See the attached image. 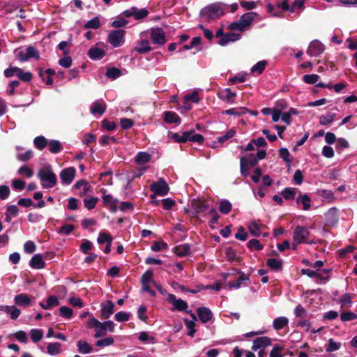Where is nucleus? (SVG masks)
Masks as SVG:
<instances>
[{
    "instance_id": "1",
    "label": "nucleus",
    "mask_w": 357,
    "mask_h": 357,
    "mask_svg": "<svg viewBox=\"0 0 357 357\" xmlns=\"http://www.w3.org/2000/svg\"><path fill=\"white\" fill-rule=\"evenodd\" d=\"M225 7L222 3H212L202 8L200 15L204 19L215 20L225 14Z\"/></svg>"
},
{
    "instance_id": "2",
    "label": "nucleus",
    "mask_w": 357,
    "mask_h": 357,
    "mask_svg": "<svg viewBox=\"0 0 357 357\" xmlns=\"http://www.w3.org/2000/svg\"><path fill=\"white\" fill-rule=\"evenodd\" d=\"M258 17V14L255 12H249L243 14L237 22H234L229 25L231 30L239 31H244L247 27L251 25L252 22Z\"/></svg>"
},
{
    "instance_id": "3",
    "label": "nucleus",
    "mask_w": 357,
    "mask_h": 357,
    "mask_svg": "<svg viewBox=\"0 0 357 357\" xmlns=\"http://www.w3.org/2000/svg\"><path fill=\"white\" fill-rule=\"evenodd\" d=\"M171 137L174 142L178 143H184L187 141H190L202 144L204 142V137L202 135L195 134L194 130L173 133Z\"/></svg>"
},
{
    "instance_id": "4",
    "label": "nucleus",
    "mask_w": 357,
    "mask_h": 357,
    "mask_svg": "<svg viewBox=\"0 0 357 357\" xmlns=\"http://www.w3.org/2000/svg\"><path fill=\"white\" fill-rule=\"evenodd\" d=\"M324 261L314 262V280L318 284L326 283L331 278V268H321Z\"/></svg>"
},
{
    "instance_id": "5",
    "label": "nucleus",
    "mask_w": 357,
    "mask_h": 357,
    "mask_svg": "<svg viewBox=\"0 0 357 357\" xmlns=\"http://www.w3.org/2000/svg\"><path fill=\"white\" fill-rule=\"evenodd\" d=\"M38 178L43 182V186L47 188H53L57 182L56 176L53 173L51 166L47 165L38 172Z\"/></svg>"
},
{
    "instance_id": "6",
    "label": "nucleus",
    "mask_w": 357,
    "mask_h": 357,
    "mask_svg": "<svg viewBox=\"0 0 357 357\" xmlns=\"http://www.w3.org/2000/svg\"><path fill=\"white\" fill-rule=\"evenodd\" d=\"M14 53L16 58L22 62L26 61L31 58L39 59L38 51L32 46H29L26 48L19 47L15 50Z\"/></svg>"
},
{
    "instance_id": "7",
    "label": "nucleus",
    "mask_w": 357,
    "mask_h": 357,
    "mask_svg": "<svg viewBox=\"0 0 357 357\" xmlns=\"http://www.w3.org/2000/svg\"><path fill=\"white\" fill-rule=\"evenodd\" d=\"M126 31L123 29L112 31L108 35V42L114 47H118L124 43Z\"/></svg>"
},
{
    "instance_id": "8",
    "label": "nucleus",
    "mask_w": 357,
    "mask_h": 357,
    "mask_svg": "<svg viewBox=\"0 0 357 357\" xmlns=\"http://www.w3.org/2000/svg\"><path fill=\"white\" fill-rule=\"evenodd\" d=\"M150 189L155 194L160 195V196L166 195L168 193L169 190L167 183L162 178H160L157 182L151 184L150 186Z\"/></svg>"
},
{
    "instance_id": "9",
    "label": "nucleus",
    "mask_w": 357,
    "mask_h": 357,
    "mask_svg": "<svg viewBox=\"0 0 357 357\" xmlns=\"http://www.w3.org/2000/svg\"><path fill=\"white\" fill-rule=\"evenodd\" d=\"M123 15L126 17H133L135 20H139L146 17L149 11L146 8L138 9L136 7H132L123 12Z\"/></svg>"
},
{
    "instance_id": "10",
    "label": "nucleus",
    "mask_w": 357,
    "mask_h": 357,
    "mask_svg": "<svg viewBox=\"0 0 357 357\" xmlns=\"http://www.w3.org/2000/svg\"><path fill=\"white\" fill-rule=\"evenodd\" d=\"M151 38L153 43L162 45L166 43V35L162 29L156 27L151 29Z\"/></svg>"
},
{
    "instance_id": "11",
    "label": "nucleus",
    "mask_w": 357,
    "mask_h": 357,
    "mask_svg": "<svg viewBox=\"0 0 357 357\" xmlns=\"http://www.w3.org/2000/svg\"><path fill=\"white\" fill-rule=\"evenodd\" d=\"M167 301L174 306V309H172V310H176L178 311H187L188 307L187 302L181 298H176L175 295L173 294H168Z\"/></svg>"
},
{
    "instance_id": "12",
    "label": "nucleus",
    "mask_w": 357,
    "mask_h": 357,
    "mask_svg": "<svg viewBox=\"0 0 357 357\" xmlns=\"http://www.w3.org/2000/svg\"><path fill=\"white\" fill-rule=\"evenodd\" d=\"M309 234L310 231H308L307 229L301 226H298L295 229L294 233V241L296 243H303L305 241Z\"/></svg>"
},
{
    "instance_id": "13",
    "label": "nucleus",
    "mask_w": 357,
    "mask_h": 357,
    "mask_svg": "<svg viewBox=\"0 0 357 357\" xmlns=\"http://www.w3.org/2000/svg\"><path fill=\"white\" fill-rule=\"evenodd\" d=\"M101 326H99L98 330H96L94 335L96 338L105 336L107 330L111 333L114 332V323L112 321L101 322Z\"/></svg>"
},
{
    "instance_id": "14",
    "label": "nucleus",
    "mask_w": 357,
    "mask_h": 357,
    "mask_svg": "<svg viewBox=\"0 0 357 357\" xmlns=\"http://www.w3.org/2000/svg\"><path fill=\"white\" fill-rule=\"evenodd\" d=\"M75 174V169L73 167L64 169L60 174L63 184L69 185L72 183Z\"/></svg>"
},
{
    "instance_id": "15",
    "label": "nucleus",
    "mask_w": 357,
    "mask_h": 357,
    "mask_svg": "<svg viewBox=\"0 0 357 357\" xmlns=\"http://www.w3.org/2000/svg\"><path fill=\"white\" fill-rule=\"evenodd\" d=\"M197 313L199 320L206 324L213 319V312L211 310L206 307H200L197 309Z\"/></svg>"
},
{
    "instance_id": "16",
    "label": "nucleus",
    "mask_w": 357,
    "mask_h": 357,
    "mask_svg": "<svg viewBox=\"0 0 357 357\" xmlns=\"http://www.w3.org/2000/svg\"><path fill=\"white\" fill-rule=\"evenodd\" d=\"M294 314L296 317L300 318L297 323L298 326H307V329L309 328L310 323L303 320L306 317V310L301 305H298L294 310Z\"/></svg>"
},
{
    "instance_id": "17",
    "label": "nucleus",
    "mask_w": 357,
    "mask_h": 357,
    "mask_svg": "<svg viewBox=\"0 0 357 357\" xmlns=\"http://www.w3.org/2000/svg\"><path fill=\"white\" fill-rule=\"evenodd\" d=\"M218 97L223 101L227 103H234L236 93L231 91L230 89L227 88L222 89L218 93Z\"/></svg>"
},
{
    "instance_id": "18",
    "label": "nucleus",
    "mask_w": 357,
    "mask_h": 357,
    "mask_svg": "<svg viewBox=\"0 0 357 357\" xmlns=\"http://www.w3.org/2000/svg\"><path fill=\"white\" fill-rule=\"evenodd\" d=\"M271 344V340L266 336L259 337L255 339L253 342V344L252 346V349L253 351H257L260 349L265 348Z\"/></svg>"
},
{
    "instance_id": "19",
    "label": "nucleus",
    "mask_w": 357,
    "mask_h": 357,
    "mask_svg": "<svg viewBox=\"0 0 357 357\" xmlns=\"http://www.w3.org/2000/svg\"><path fill=\"white\" fill-rule=\"evenodd\" d=\"M114 304L112 301H107L101 305V315L103 319H108L114 313Z\"/></svg>"
},
{
    "instance_id": "20",
    "label": "nucleus",
    "mask_w": 357,
    "mask_h": 357,
    "mask_svg": "<svg viewBox=\"0 0 357 357\" xmlns=\"http://www.w3.org/2000/svg\"><path fill=\"white\" fill-rule=\"evenodd\" d=\"M0 311L8 314L13 320L17 319L21 313L20 310L15 305H0Z\"/></svg>"
},
{
    "instance_id": "21",
    "label": "nucleus",
    "mask_w": 357,
    "mask_h": 357,
    "mask_svg": "<svg viewBox=\"0 0 357 357\" xmlns=\"http://www.w3.org/2000/svg\"><path fill=\"white\" fill-rule=\"evenodd\" d=\"M106 103L102 99L96 100L91 106V112L93 114H98L102 115L106 110Z\"/></svg>"
},
{
    "instance_id": "22",
    "label": "nucleus",
    "mask_w": 357,
    "mask_h": 357,
    "mask_svg": "<svg viewBox=\"0 0 357 357\" xmlns=\"http://www.w3.org/2000/svg\"><path fill=\"white\" fill-rule=\"evenodd\" d=\"M29 265L31 268L36 269H41L45 268V263L43 260L42 255H34L29 261Z\"/></svg>"
},
{
    "instance_id": "23",
    "label": "nucleus",
    "mask_w": 357,
    "mask_h": 357,
    "mask_svg": "<svg viewBox=\"0 0 357 357\" xmlns=\"http://www.w3.org/2000/svg\"><path fill=\"white\" fill-rule=\"evenodd\" d=\"M15 303L21 307H27L31 305L30 297L25 294H17L14 298Z\"/></svg>"
},
{
    "instance_id": "24",
    "label": "nucleus",
    "mask_w": 357,
    "mask_h": 357,
    "mask_svg": "<svg viewBox=\"0 0 357 357\" xmlns=\"http://www.w3.org/2000/svg\"><path fill=\"white\" fill-rule=\"evenodd\" d=\"M241 38V36L238 33H228L224 35L219 41V44L222 46L227 45L229 43L231 42H235L238 40H239Z\"/></svg>"
},
{
    "instance_id": "25",
    "label": "nucleus",
    "mask_w": 357,
    "mask_h": 357,
    "mask_svg": "<svg viewBox=\"0 0 357 357\" xmlns=\"http://www.w3.org/2000/svg\"><path fill=\"white\" fill-rule=\"evenodd\" d=\"M174 252L178 257H184L190 253V247L188 244H181L174 248Z\"/></svg>"
},
{
    "instance_id": "26",
    "label": "nucleus",
    "mask_w": 357,
    "mask_h": 357,
    "mask_svg": "<svg viewBox=\"0 0 357 357\" xmlns=\"http://www.w3.org/2000/svg\"><path fill=\"white\" fill-rule=\"evenodd\" d=\"M135 50L139 54H144L151 50L149 42L144 39L142 40L135 47Z\"/></svg>"
},
{
    "instance_id": "27",
    "label": "nucleus",
    "mask_w": 357,
    "mask_h": 357,
    "mask_svg": "<svg viewBox=\"0 0 357 357\" xmlns=\"http://www.w3.org/2000/svg\"><path fill=\"white\" fill-rule=\"evenodd\" d=\"M74 186L76 189L80 190L79 192V196L86 195L90 189L89 184L84 180H81L76 182Z\"/></svg>"
},
{
    "instance_id": "28",
    "label": "nucleus",
    "mask_w": 357,
    "mask_h": 357,
    "mask_svg": "<svg viewBox=\"0 0 357 357\" xmlns=\"http://www.w3.org/2000/svg\"><path fill=\"white\" fill-rule=\"evenodd\" d=\"M289 319L285 317H279L273 320V326L276 331L281 330L287 326Z\"/></svg>"
},
{
    "instance_id": "29",
    "label": "nucleus",
    "mask_w": 357,
    "mask_h": 357,
    "mask_svg": "<svg viewBox=\"0 0 357 357\" xmlns=\"http://www.w3.org/2000/svg\"><path fill=\"white\" fill-rule=\"evenodd\" d=\"M103 202L105 204L110 206V210L112 212H116L117 209V200L114 199L111 195H105L102 197Z\"/></svg>"
},
{
    "instance_id": "30",
    "label": "nucleus",
    "mask_w": 357,
    "mask_h": 357,
    "mask_svg": "<svg viewBox=\"0 0 357 357\" xmlns=\"http://www.w3.org/2000/svg\"><path fill=\"white\" fill-rule=\"evenodd\" d=\"M105 52L98 47H92L89 50V56L91 59H100L104 57Z\"/></svg>"
},
{
    "instance_id": "31",
    "label": "nucleus",
    "mask_w": 357,
    "mask_h": 357,
    "mask_svg": "<svg viewBox=\"0 0 357 357\" xmlns=\"http://www.w3.org/2000/svg\"><path fill=\"white\" fill-rule=\"evenodd\" d=\"M151 158V155L146 152H139L135 156V162L138 165H144L149 162Z\"/></svg>"
},
{
    "instance_id": "32",
    "label": "nucleus",
    "mask_w": 357,
    "mask_h": 357,
    "mask_svg": "<svg viewBox=\"0 0 357 357\" xmlns=\"http://www.w3.org/2000/svg\"><path fill=\"white\" fill-rule=\"evenodd\" d=\"M164 119L167 123H179L181 121L180 117L175 112H165L164 113Z\"/></svg>"
},
{
    "instance_id": "33",
    "label": "nucleus",
    "mask_w": 357,
    "mask_h": 357,
    "mask_svg": "<svg viewBox=\"0 0 357 357\" xmlns=\"http://www.w3.org/2000/svg\"><path fill=\"white\" fill-rule=\"evenodd\" d=\"M78 351L82 354H90L92 351L91 346L85 341H79L77 344Z\"/></svg>"
},
{
    "instance_id": "34",
    "label": "nucleus",
    "mask_w": 357,
    "mask_h": 357,
    "mask_svg": "<svg viewBox=\"0 0 357 357\" xmlns=\"http://www.w3.org/2000/svg\"><path fill=\"white\" fill-rule=\"evenodd\" d=\"M61 344L59 342L50 343L47 345V353L52 356H56L61 353Z\"/></svg>"
},
{
    "instance_id": "35",
    "label": "nucleus",
    "mask_w": 357,
    "mask_h": 357,
    "mask_svg": "<svg viewBox=\"0 0 357 357\" xmlns=\"http://www.w3.org/2000/svg\"><path fill=\"white\" fill-rule=\"evenodd\" d=\"M192 206L197 213H203L208 208V205L201 201H194L192 203Z\"/></svg>"
},
{
    "instance_id": "36",
    "label": "nucleus",
    "mask_w": 357,
    "mask_h": 357,
    "mask_svg": "<svg viewBox=\"0 0 357 357\" xmlns=\"http://www.w3.org/2000/svg\"><path fill=\"white\" fill-rule=\"evenodd\" d=\"M249 110L245 107L232 108L225 111L224 114L240 116L245 114Z\"/></svg>"
},
{
    "instance_id": "37",
    "label": "nucleus",
    "mask_w": 357,
    "mask_h": 357,
    "mask_svg": "<svg viewBox=\"0 0 357 357\" xmlns=\"http://www.w3.org/2000/svg\"><path fill=\"white\" fill-rule=\"evenodd\" d=\"M49 150L52 153H57L62 149V145L59 141L51 140L47 143Z\"/></svg>"
},
{
    "instance_id": "38",
    "label": "nucleus",
    "mask_w": 357,
    "mask_h": 357,
    "mask_svg": "<svg viewBox=\"0 0 357 357\" xmlns=\"http://www.w3.org/2000/svg\"><path fill=\"white\" fill-rule=\"evenodd\" d=\"M47 140L43 136L36 137L33 140L34 146L39 150H43L47 145Z\"/></svg>"
},
{
    "instance_id": "39",
    "label": "nucleus",
    "mask_w": 357,
    "mask_h": 357,
    "mask_svg": "<svg viewBox=\"0 0 357 357\" xmlns=\"http://www.w3.org/2000/svg\"><path fill=\"white\" fill-rule=\"evenodd\" d=\"M30 336L33 342H38L42 340L43 331L41 329H31Z\"/></svg>"
},
{
    "instance_id": "40",
    "label": "nucleus",
    "mask_w": 357,
    "mask_h": 357,
    "mask_svg": "<svg viewBox=\"0 0 357 357\" xmlns=\"http://www.w3.org/2000/svg\"><path fill=\"white\" fill-rule=\"evenodd\" d=\"M297 190L294 188H286L282 192V195L285 199H294Z\"/></svg>"
},
{
    "instance_id": "41",
    "label": "nucleus",
    "mask_w": 357,
    "mask_h": 357,
    "mask_svg": "<svg viewBox=\"0 0 357 357\" xmlns=\"http://www.w3.org/2000/svg\"><path fill=\"white\" fill-rule=\"evenodd\" d=\"M310 198L305 195H300L297 198V203H301L303 204V210H308L310 207Z\"/></svg>"
},
{
    "instance_id": "42",
    "label": "nucleus",
    "mask_w": 357,
    "mask_h": 357,
    "mask_svg": "<svg viewBox=\"0 0 357 357\" xmlns=\"http://www.w3.org/2000/svg\"><path fill=\"white\" fill-rule=\"evenodd\" d=\"M219 210L222 213L227 214L231 210V204L228 200H222L220 203Z\"/></svg>"
},
{
    "instance_id": "43",
    "label": "nucleus",
    "mask_w": 357,
    "mask_h": 357,
    "mask_svg": "<svg viewBox=\"0 0 357 357\" xmlns=\"http://www.w3.org/2000/svg\"><path fill=\"white\" fill-rule=\"evenodd\" d=\"M267 265L273 270L278 271L281 269L282 261L280 259L271 258L267 260Z\"/></svg>"
},
{
    "instance_id": "44",
    "label": "nucleus",
    "mask_w": 357,
    "mask_h": 357,
    "mask_svg": "<svg viewBox=\"0 0 357 357\" xmlns=\"http://www.w3.org/2000/svg\"><path fill=\"white\" fill-rule=\"evenodd\" d=\"M324 45L319 40H314V56L324 53Z\"/></svg>"
},
{
    "instance_id": "45",
    "label": "nucleus",
    "mask_w": 357,
    "mask_h": 357,
    "mask_svg": "<svg viewBox=\"0 0 357 357\" xmlns=\"http://www.w3.org/2000/svg\"><path fill=\"white\" fill-rule=\"evenodd\" d=\"M241 159L244 160L245 163L250 165V167H254L258 162L257 158L253 153H250L245 156H243L241 157Z\"/></svg>"
},
{
    "instance_id": "46",
    "label": "nucleus",
    "mask_w": 357,
    "mask_h": 357,
    "mask_svg": "<svg viewBox=\"0 0 357 357\" xmlns=\"http://www.w3.org/2000/svg\"><path fill=\"white\" fill-rule=\"evenodd\" d=\"M357 319V314L351 312H344L340 315V319L343 322L352 321Z\"/></svg>"
},
{
    "instance_id": "47",
    "label": "nucleus",
    "mask_w": 357,
    "mask_h": 357,
    "mask_svg": "<svg viewBox=\"0 0 357 357\" xmlns=\"http://www.w3.org/2000/svg\"><path fill=\"white\" fill-rule=\"evenodd\" d=\"M352 296L349 293L344 294L339 299L338 303L342 305H349L351 306L352 305Z\"/></svg>"
},
{
    "instance_id": "48",
    "label": "nucleus",
    "mask_w": 357,
    "mask_h": 357,
    "mask_svg": "<svg viewBox=\"0 0 357 357\" xmlns=\"http://www.w3.org/2000/svg\"><path fill=\"white\" fill-rule=\"evenodd\" d=\"M114 338L112 337H108L98 340L96 342V345L97 347H104L112 345L114 344Z\"/></svg>"
},
{
    "instance_id": "49",
    "label": "nucleus",
    "mask_w": 357,
    "mask_h": 357,
    "mask_svg": "<svg viewBox=\"0 0 357 357\" xmlns=\"http://www.w3.org/2000/svg\"><path fill=\"white\" fill-rule=\"evenodd\" d=\"M183 321L188 330V335L190 337H193L196 333V330L195 329L196 324L194 322V321H190L187 319H184Z\"/></svg>"
},
{
    "instance_id": "50",
    "label": "nucleus",
    "mask_w": 357,
    "mask_h": 357,
    "mask_svg": "<svg viewBox=\"0 0 357 357\" xmlns=\"http://www.w3.org/2000/svg\"><path fill=\"white\" fill-rule=\"evenodd\" d=\"M284 347L282 346L275 344L270 352V357H283L282 351Z\"/></svg>"
},
{
    "instance_id": "51",
    "label": "nucleus",
    "mask_w": 357,
    "mask_h": 357,
    "mask_svg": "<svg viewBox=\"0 0 357 357\" xmlns=\"http://www.w3.org/2000/svg\"><path fill=\"white\" fill-rule=\"evenodd\" d=\"M59 314L65 319H70L73 316V310L67 306H62L59 308Z\"/></svg>"
},
{
    "instance_id": "52",
    "label": "nucleus",
    "mask_w": 357,
    "mask_h": 357,
    "mask_svg": "<svg viewBox=\"0 0 357 357\" xmlns=\"http://www.w3.org/2000/svg\"><path fill=\"white\" fill-rule=\"evenodd\" d=\"M335 115L331 113H328L326 115H322L321 116H320L319 119L320 124L322 126L328 125L333 121Z\"/></svg>"
},
{
    "instance_id": "53",
    "label": "nucleus",
    "mask_w": 357,
    "mask_h": 357,
    "mask_svg": "<svg viewBox=\"0 0 357 357\" xmlns=\"http://www.w3.org/2000/svg\"><path fill=\"white\" fill-rule=\"evenodd\" d=\"M98 200V199L97 197H90V198H86L84 199V206L87 209L91 210L95 208Z\"/></svg>"
},
{
    "instance_id": "54",
    "label": "nucleus",
    "mask_w": 357,
    "mask_h": 357,
    "mask_svg": "<svg viewBox=\"0 0 357 357\" xmlns=\"http://www.w3.org/2000/svg\"><path fill=\"white\" fill-rule=\"evenodd\" d=\"M100 26V23L99 18L96 17L91 20H89L86 24L84 25V27L88 29H97Z\"/></svg>"
},
{
    "instance_id": "55",
    "label": "nucleus",
    "mask_w": 357,
    "mask_h": 357,
    "mask_svg": "<svg viewBox=\"0 0 357 357\" xmlns=\"http://www.w3.org/2000/svg\"><path fill=\"white\" fill-rule=\"evenodd\" d=\"M341 347L340 342H335L333 339H330L328 341V344L326 346V351L328 352H333L338 350Z\"/></svg>"
},
{
    "instance_id": "56",
    "label": "nucleus",
    "mask_w": 357,
    "mask_h": 357,
    "mask_svg": "<svg viewBox=\"0 0 357 357\" xmlns=\"http://www.w3.org/2000/svg\"><path fill=\"white\" fill-rule=\"evenodd\" d=\"M250 232L255 236H259L261 234L259 226L255 222H251L248 225Z\"/></svg>"
},
{
    "instance_id": "57",
    "label": "nucleus",
    "mask_w": 357,
    "mask_h": 357,
    "mask_svg": "<svg viewBox=\"0 0 357 357\" xmlns=\"http://www.w3.org/2000/svg\"><path fill=\"white\" fill-rule=\"evenodd\" d=\"M266 66V61H259L258 63H257L255 65H254L252 67L251 71L252 73L257 72V73L261 74L265 69Z\"/></svg>"
},
{
    "instance_id": "58",
    "label": "nucleus",
    "mask_w": 357,
    "mask_h": 357,
    "mask_svg": "<svg viewBox=\"0 0 357 357\" xmlns=\"http://www.w3.org/2000/svg\"><path fill=\"white\" fill-rule=\"evenodd\" d=\"M18 72H20V68L10 67V68H6L4 70L3 75L6 77H14V76L17 77Z\"/></svg>"
},
{
    "instance_id": "59",
    "label": "nucleus",
    "mask_w": 357,
    "mask_h": 357,
    "mask_svg": "<svg viewBox=\"0 0 357 357\" xmlns=\"http://www.w3.org/2000/svg\"><path fill=\"white\" fill-rule=\"evenodd\" d=\"M17 77L24 82H30L32 79L33 75L30 72H24L22 69L20 68Z\"/></svg>"
},
{
    "instance_id": "60",
    "label": "nucleus",
    "mask_w": 357,
    "mask_h": 357,
    "mask_svg": "<svg viewBox=\"0 0 357 357\" xmlns=\"http://www.w3.org/2000/svg\"><path fill=\"white\" fill-rule=\"evenodd\" d=\"M248 279V277L245 276L244 274H243L240 277L238 278V279L236 280V281L235 282H229L228 285L230 288L238 289L241 287L242 282L243 281L247 280Z\"/></svg>"
},
{
    "instance_id": "61",
    "label": "nucleus",
    "mask_w": 357,
    "mask_h": 357,
    "mask_svg": "<svg viewBox=\"0 0 357 357\" xmlns=\"http://www.w3.org/2000/svg\"><path fill=\"white\" fill-rule=\"evenodd\" d=\"M121 75V71L116 68H109L106 72V75L112 79H116Z\"/></svg>"
},
{
    "instance_id": "62",
    "label": "nucleus",
    "mask_w": 357,
    "mask_h": 357,
    "mask_svg": "<svg viewBox=\"0 0 357 357\" xmlns=\"http://www.w3.org/2000/svg\"><path fill=\"white\" fill-rule=\"evenodd\" d=\"M130 314L126 312H119L114 316L115 319L119 322L126 321L130 319Z\"/></svg>"
},
{
    "instance_id": "63",
    "label": "nucleus",
    "mask_w": 357,
    "mask_h": 357,
    "mask_svg": "<svg viewBox=\"0 0 357 357\" xmlns=\"http://www.w3.org/2000/svg\"><path fill=\"white\" fill-rule=\"evenodd\" d=\"M112 238L109 234L105 232H100L99 234L97 241L99 244H102L104 243H108L109 242H112Z\"/></svg>"
},
{
    "instance_id": "64",
    "label": "nucleus",
    "mask_w": 357,
    "mask_h": 357,
    "mask_svg": "<svg viewBox=\"0 0 357 357\" xmlns=\"http://www.w3.org/2000/svg\"><path fill=\"white\" fill-rule=\"evenodd\" d=\"M279 155L280 156V158H282L287 164L288 165H290L291 161V160L289 159V152L288 151L287 149L286 148H281L280 150H279Z\"/></svg>"
}]
</instances>
